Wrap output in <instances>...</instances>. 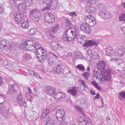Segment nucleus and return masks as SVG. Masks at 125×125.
Returning <instances> with one entry per match:
<instances>
[{"label":"nucleus","instance_id":"23","mask_svg":"<svg viewBox=\"0 0 125 125\" xmlns=\"http://www.w3.org/2000/svg\"><path fill=\"white\" fill-rule=\"evenodd\" d=\"M65 97L66 95L64 94L58 92L56 93L53 97L55 100H59L61 98H64Z\"/></svg>","mask_w":125,"mask_h":125},{"label":"nucleus","instance_id":"53","mask_svg":"<svg viewBox=\"0 0 125 125\" xmlns=\"http://www.w3.org/2000/svg\"><path fill=\"white\" fill-rule=\"evenodd\" d=\"M51 0H43L42 2L44 4L50 6Z\"/></svg>","mask_w":125,"mask_h":125},{"label":"nucleus","instance_id":"4","mask_svg":"<svg viewBox=\"0 0 125 125\" xmlns=\"http://www.w3.org/2000/svg\"><path fill=\"white\" fill-rule=\"evenodd\" d=\"M30 17L34 21H38L41 18L40 12L35 9L33 10L30 12Z\"/></svg>","mask_w":125,"mask_h":125},{"label":"nucleus","instance_id":"10","mask_svg":"<svg viewBox=\"0 0 125 125\" xmlns=\"http://www.w3.org/2000/svg\"><path fill=\"white\" fill-rule=\"evenodd\" d=\"M49 53L51 57L48 59L49 63V65L54 66L55 65L56 63V60L57 58V56L52 52H50Z\"/></svg>","mask_w":125,"mask_h":125},{"label":"nucleus","instance_id":"26","mask_svg":"<svg viewBox=\"0 0 125 125\" xmlns=\"http://www.w3.org/2000/svg\"><path fill=\"white\" fill-rule=\"evenodd\" d=\"M18 8L19 10L21 12L25 13L26 12L25 5L22 3L19 4L18 5Z\"/></svg>","mask_w":125,"mask_h":125},{"label":"nucleus","instance_id":"7","mask_svg":"<svg viewBox=\"0 0 125 125\" xmlns=\"http://www.w3.org/2000/svg\"><path fill=\"white\" fill-rule=\"evenodd\" d=\"M44 19L46 22L49 23H52L55 20L53 15L52 13L49 12L44 14Z\"/></svg>","mask_w":125,"mask_h":125},{"label":"nucleus","instance_id":"11","mask_svg":"<svg viewBox=\"0 0 125 125\" xmlns=\"http://www.w3.org/2000/svg\"><path fill=\"white\" fill-rule=\"evenodd\" d=\"M10 114L9 110L4 107L3 102L0 103V114L2 115L4 117H6Z\"/></svg>","mask_w":125,"mask_h":125},{"label":"nucleus","instance_id":"6","mask_svg":"<svg viewBox=\"0 0 125 125\" xmlns=\"http://www.w3.org/2000/svg\"><path fill=\"white\" fill-rule=\"evenodd\" d=\"M85 19L86 23L89 26H93L96 23L95 18L92 16L89 15L86 16Z\"/></svg>","mask_w":125,"mask_h":125},{"label":"nucleus","instance_id":"34","mask_svg":"<svg viewBox=\"0 0 125 125\" xmlns=\"http://www.w3.org/2000/svg\"><path fill=\"white\" fill-rule=\"evenodd\" d=\"M76 109L77 111L83 115H85V113L83 109L79 105H76L75 106Z\"/></svg>","mask_w":125,"mask_h":125},{"label":"nucleus","instance_id":"1","mask_svg":"<svg viewBox=\"0 0 125 125\" xmlns=\"http://www.w3.org/2000/svg\"><path fill=\"white\" fill-rule=\"evenodd\" d=\"M77 30L75 28L72 30L70 28H66L64 31L63 35V40L66 42H70L74 41L75 37L78 36Z\"/></svg>","mask_w":125,"mask_h":125},{"label":"nucleus","instance_id":"13","mask_svg":"<svg viewBox=\"0 0 125 125\" xmlns=\"http://www.w3.org/2000/svg\"><path fill=\"white\" fill-rule=\"evenodd\" d=\"M99 39H93L92 40L88 41L84 45L86 46H92L94 45L97 46L99 44Z\"/></svg>","mask_w":125,"mask_h":125},{"label":"nucleus","instance_id":"9","mask_svg":"<svg viewBox=\"0 0 125 125\" xmlns=\"http://www.w3.org/2000/svg\"><path fill=\"white\" fill-rule=\"evenodd\" d=\"M125 52V48L122 46H119L115 50V56L121 57L124 55Z\"/></svg>","mask_w":125,"mask_h":125},{"label":"nucleus","instance_id":"5","mask_svg":"<svg viewBox=\"0 0 125 125\" xmlns=\"http://www.w3.org/2000/svg\"><path fill=\"white\" fill-rule=\"evenodd\" d=\"M37 57L40 59H42L43 61L47 58V53L42 48L37 49L36 52Z\"/></svg>","mask_w":125,"mask_h":125},{"label":"nucleus","instance_id":"41","mask_svg":"<svg viewBox=\"0 0 125 125\" xmlns=\"http://www.w3.org/2000/svg\"><path fill=\"white\" fill-rule=\"evenodd\" d=\"M65 114V112L62 109H58L57 111L56 116H59L61 115H63Z\"/></svg>","mask_w":125,"mask_h":125},{"label":"nucleus","instance_id":"51","mask_svg":"<svg viewBox=\"0 0 125 125\" xmlns=\"http://www.w3.org/2000/svg\"><path fill=\"white\" fill-rule=\"evenodd\" d=\"M22 0H12L11 2V5L13 6H16L17 3L16 2L14 1H20Z\"/></svg>","mask_w":125,"mask_h":125},{"label":"nucleus","instance_id":"16","mask_svg":"<svg viewBox=\"0 0 125 125\" xmlns=\"http://www.w3.org/2000/svg\"><path fill=\"white\" fill-rule=\"evenodd\" d=\"M80 29L86 34L90 33L91 31V28L87 23L83 24L80 26Z\"/></svg>","mask_w":125,"mask_h":125},{"label":"nucleus","instance_id":"49","mask_svg":"<svg viewBox=\"0 0 125 125\" xmlns=\"http://www.w3.org/2000/svg\"><path fill=\"white\" fill-rule=\"evenodd\" d=\"M119 19L120 21H123L125 22V14H123L119 17Z\"/></svg>","mask_w":125,"mask_h":125},{"label":"nucleus","instance_id":"56","mask_svg":"<svg viewBox=\"0 0 125 125\" xmlns=\"http://www.w3.org/2000/svg\"><path fill=\"white\" fill-rule=\"evenodd\" d=\"M119 94L120 96L122 98H125V91L120 93Z\"/></svg>","mask_w":125,"mask_h":125},{"label":"nucleus","instance_id":"27","mask_svg":"<svg viewBox=\"0 0 125 125\" xmlns=\"http://www.w3.org/2000/svg\"><path fill=\"white\" fill-rule=\"evenodd\" d=\"M28 45H29V47H28L27 50H29L31 52H33L36 54V50H35V47L32 44L31 42L30 44H29Z\"/></svg>","mask_w":125,"mask_h":125},{"label":"nucleus","instance_id":"14","mask_svg":"<svg viewBox=\"0 0 125 125\" xmlns=\"http://www.w3.org/2000/svg\"><path fill=\"white\" fill-rule=\"evenodd\" d=\"M51 45L52 49L55 51H58L62 48L61 45L55 41L51 42Z\"/></svg>","mask_w":125,"mask_h":125},{"label":"nucleus","instance_id":"45","mask_svg":"<svg viewBox=\"0 0 125 125\" xmlns=\"http://www.w3.org/2000/svg\"><path fill=\"white\" fill-rule=\"evenodd\" d=\"M65 114L63 115H61L59 116H56V118L57 120L60 122L63 121L65 119Z\"/></svg>","mask_w":125,"mask_h":125},{"label":"nucleus","instance_id":"30","mask_svg":"<svg viewBox=\"0 0 125 125\" xmlns=\"http://www.w3.org/2000/svg\"><path fill=\"white\" fill-rule=\"evenodd\" d=\"M80 1L85 4H88L89 3L94 4L97 2V0H80Z\"/></svg>","mask_w":125,"mask_h":125},{"label":"nucleus","instance_id":"36","mask_svg":"<svg viewBox=\"0 0 125 125\" xmlns=\"http://www.w3.org/2000/svg\"><path fill=\"white\" fill-rule=\"evenodd\" d=\"M112 16V15L109 12L106 11L103 19L106 20L110 19Z\"/></svg>","mask_w":125,"mask_h":125},{"label":"nucleus","instance_id":"47","mask_svg":"<svg viewBox=\"0 0 125 125\" xmlns=\"http://www.w3.org/2000/svg\"><path fill=\"white\" fill-rule=\"evenodd\" d=\"M76 68L82 71H84L85 70L84 67L81 64L78 65L76 67Z\"/></svg>","mask_w":125,"mask_h":125},{"label":"nucleus","instance_id":"3","mask_svg":"<svg viewBox=\"0 0 125 125\" xmlns=\"http://www.w3.org/2000/svg\"><path fill=\"white\" fill-rule=\"evenodd\" d=\"M13 44L14 43H12V44L10 45L8 40L6 39L3 40L0 43V49L7 51L15 46V44Z\"/></svg>","mask_w":125,"mask_h":125},{"label":"nucleus","instance_id":"60","mask_svg":"<svg viewBox=\"0 0 125 125\" xmlns=\"http://www.w3.org/2000/svg\"><path fill=\"white\" fill-rule=\"evenodd\" d=\"M116 63L118 64V65H120L121 63H122L123 61L120 59L117 60L116 61Z\"/></svg>","mask_w":125,"mask_h":125},{"label":"nucleus","instance_id":"44","mask_svg":"<svg viewBox=\"0 0 125 125\" xmlns=\"http://www.w3.org/2000/svg\"><path fill=\"white\" fill-rule=\"evenodd\" d=\"M104 10H101L98 13V15L102 19H103L106 12Z\"/></svg>","mask_w":125,"mask_h":125},{"label":"nucleus","instance_id":"63","mask_svg":"<svg viewBox=\"0 0 125 125\" xmlns=\"http://www.w3.org/2000/svg\"><path fill=\"white\" fill-rule=\"evenodd\" d=\"M86 59L88 61H90L91 60V57L90 56L88 55L86 57Z\"/></svg>","mask_w":125,"mask_h":125},{"label":"nucleus","instance_id":"15","mask_svg":"<svg viewBox=\"0 0 125 125\" xmlns=\"http://www.w3.org/2000/svg\"><path fill=\"white\" fill-rule=\"evenodd\" d=\"M105 53L106 55L111 57L115 56V53L113 48L111 47H107L105 51Z\"/></svg>","mask_w":125,"mask_h":125},{"label":"nucleus","instance_id":"20","mask_svg":"<svg viewBox=\"0 0 125 125\" xmlns=\"http://www.w3.org/2000/svg\"><path fill=\"white\" fill-rule=\"evenodd\" d=\"M63 67L62 65L61 64H58L56 68V70H55V69L52 70V71L53 72H55L58 74H61L63 73Z\"/></svg>","mask_w":125,"mask_h":125},{"label":"nucleus","instance_id":"57","mask_svg":"<svg viewBox=\"0 0 125 125\" xmlns=\"http://www.w3.org/2000/svg\"><path fill=\"white\" fill-rule=\"evenodd\" d=\"M8 60H4L2 62V64L4 65L7 66L8 64Z\"/></svg>","mask_w":125,"mask_h":125},{"label":"nucleus","instance_id":"62","mask_svg":"<svg viewBox=\"0 0 125 125\" xmlns=\"http://www.w3.org/2000/svg\"><path fill=\"white\" fill-rule=\"evenodd\" d=\"M3 8L2 4L0 3V12L1 13L3 11Z\"/></svg>","mask_w":125,"mask_h":125},{"label":"nucleus","instance_id":"29","mask_svg":"<svg viewBox=\"0 0 125 125\" xmlns=\"http://www.w3.org/2000/svg\"><path fill=\"white\" fill-rule=\"evenodd\" d=\"M23 59L25 60H29L31 58V55L27 51H25L23 52Z\"/></svg>","mask_w":125,"mask_h":125},{"label":"nucleus","instance_id":"42","mask_svg":"<svg viewBox=\"0 0 125 125\" xmlns=\"http://www.w3.org/2000/svg\"><path fill=\"white\" fill-rule=\"evenodd\" d=\"M24 1L25 3V5L27 6H31L33 3L32 0H22Z\"/></svg>","mask_w":125,"mask_h":125},{"label":"nucleus","instance_id":"59","mask_svg":"<svg viewBox=\"0 0 125 125\" xmlns=\"http://www.w3.org/2000/svg\"><path fill=\"white\" fill-rule=\"evenodd\" d=\"M7 66L8 67L9 69H13V64L11 63H8Z\"/></svg>","mask_w":125,"mask_h":125},{"label":"nucleus","instance_id":"28","mask_svg":"<svg viewBox=\"0 0 125 125\" xmlns=\"http://www.w3.org/2000/svg\"><path fill=\"white\" fill-rule=\"evenodd\" d=\"M87 52L88 54L91 55H92L93 57L95 59H98L99 57V56L98 54L95 52H93L91 50L87 51Z\"/></svg>","mask_w":125,"mask_h":125},{"label":"nucleus","instance_id":"61","mask_svg":"<svg viewBox=\"0 0 125 125\" xmlns=\"http://www.w3.org/2000/svg\"><path fill=\"white\" fill-rule=\"evenodd\" d=\"M50 8V6L47 5L46 7L43 8V9L42 10L44 11L47 10H48Z\"/></svg>","mask_w":125,"mask_h":125},{"label":"nucleus","instance_id":"52","mask_svg":"<svg viewBox=\"0 0 125 125\" xmlns=\"http://www.w3.org/2000/svg\"><path fill=\"white\" fill-rule=\"evenodd\" d=\"M83 76L87 79L88 78L90 75V73L88 72L84 73L83 74Z\"/></svg>","mask_w":125,"mask_h":125},{"label":"nucleus","instance_id":"54","mask_svg":"<svg viewBox=\"0 0 125 125\" xmlns=\"http://www.w3.org/2000/svg\"><path fill=\"white\" fill-rule=\"evenodd\" d=\"M72 57V53L71 52H69L67 55L66 58L67 60H69Z\"/></svg>","mask_w":125,"mask_h":125},{"label":"nucleus","instance_id":"43","mask_svg":"<svg viewBox=\"0 0 125 125\" xmlns=\"http://www.w3.org/2000/svg\"><path fill=\"white\" fill-rule=\"evenodd\" d=\"M37 32V30L35 28H33L31 29L28 32L29 34L32 35H34Z\"/></svg>","mask_w":125,"mask_h":125},{"label":"nucleus","instance_id":"33","mask_svg":"<svg viewBox=\"0 0 125 125\" xmlns=\"http://www.w3.org/2000/svg\"><path fill=\"white\" fill-rule=\"evenodd\" d=\"M99 63L98 64V67L99 69L103 70L105 67L106 64L105 62L103 61H101L99 62Z\"/></svg>","mask_w":125,"mask_h":125},{"label":"nucleus","instance_id":"35","mask_svg":"<svg viewBox=\"0 0 125 125\" xmlns=\"http://www.w3.org/2000/svg\"><path fill=\"white\" fill-rule=\"evenodd\" d=\"M29 22L28 21H25L22 24V27L23 29H27L29 27Z\"/></svg>","mask_w":125,"mask_h":125},{"label":"nucleus","instance_id":"50","mask_svg":"<svg viewBox=\"0 0 125 125\" xmlns=\"http://www.w3.org/2000/svg\"><path fill=\"white\" fill-rule=\"evenodd\" d=\"M28 71L29 73L31 76L34 75L35 76L36 75V73L34 71L30 69L28 70Z\"/></svg>","mask_w":125,"mask_h":125},{"label":"nucleus","instance_id":"32","mask_svg":"<svg viewBox=\"0 0 125 125\" xmlns=\"http://www.w3.org/2000/svg\"><path fill=\"white\" fill-rule=\"evenodd\" d=\"M78 40L81 43H86L87 39L85 36H82L78 37Z\"/></svg>","mask_w":125,"mask_h":125},{"label":"nucleus","instance_id":"22","mask_svg":"<svg viewBox=\"0 0 125 125\" xmlns=\"http://www.w3.org/2000/svg\"><path fill=\"white\" fill-rule=\"evenodd\" d=\"M67 91L68 93H71V94L73 96L76 95L78 92L77 88L75 86L71 87Z\"/></svg>","mask_w":125,"mask_h":125},{"label":"nucleus","instance_id":"58","mask_svg":"<svg viewBox=\"0 0 125 125\" xmlns=\"http://www.w3.org/2000/svg\"><path fill=\"white\" fill-rule=\"evenodd\" d=\"M5 101V97L3 95L0 94V101L3 102Z\"/></svg>","mask_w":125,"mask_h":125},{"label":"nucleus","instance_id":"24","mask_svg":"<svg viewBox=\"0 0 125 125\" xmlns=\"http://www.w3.org/2000/svg\"><path fill=\"white\" fill-rule=\"evenodd\" d=\"M46 92L47 94L52 95L55 92V90L53 87L49 86L47 88Z\"/></svg>","mask_w":125,"mask_h":125},{"label":"nucleus","instance_id":"19","mask_svg":"<svg viewBox=\"0 0 125 125\" xmlns=\"http://www.w3.org/2000/svg\"><path fill=\"white\" fill-rule=\"evenodd\" d=\"M31 41L30 40L28 41L24 40H22L20 44V47L21 48H23L24 49L27 50V48L29 44H30Z\"/></svg>","mask_w":125,"mask_h":125},{"label":"nucleus","instance_id":"38","mask_svg":"<svg viewBox=\"0 0 125 125\" xmlns=\"http://www.w3.org/2000/svg\"><path fill=\"white\" fill-rule=\"evenodd\" d=\"M59 27V25L58 24H56L53 27L52 33V34H53L56 32L58 30Z\"/></svg>","mask_w":125,"mask_h":125},{"label":"nucleus","instance_id":"40","mask_svg":"<svg viewBox=\"0 0 125 125\" xmlns=\"http://www.w3.org/2000/svg\"><path fill=\"white\" fill-rule=\"evenodd\" d=\"M50 110L48 109H46L44 110L43 111L42 114L41 115V118L42 119H44L45 117L46 116L47 114L49 113Z\"/></svg>","mask_w":125,"mask_h":125},{"label":"nucleus","instance_id":"31","mask_svg":"<svg viewBox=\"0 0 125 125\" xmlns=\"http://www.w3.org/2000/svg\"><path fill=\"white\" fill-rule=\"evenodd\" d=\"M31 42L33 45L35 47V50H37L39 49H42V47H40V44L37 42H35V41L33 40H31Z\"/></svg>","mask_w":125,"mask_h":125},{"label":"nucleus","instance_id":"12","mask_svg":"<svg viewBox=\"0 0 125 125\" xmlns=\"http://www.w3.org/2000/svg\"><path fill=\"white\" fill-rule=\"evenodd\" d=\"M15 22L18 24H21L24 20V16L20 13H16L14 15Z\"/></svg>","mask_w":125,"mask_h":125},{"label":"nucleus","instance_id":"46","mask_svg":"<svg viewBox=\"0 0 125 125\" xmlns=\"http://www.w3.org/2000/svg\"><path fill=\"white\" fill-rule=\"evenodd\" d=\"M47 119L48 120L46 125H54L55 122L54 121L51 119L50 117H49V119L48 118Z\"/></svg>","mask_w":125,"mask_h":125},{"label":"nucleus","instance_id":"2","mask_svg":"<svg viewBox=\"0 0 125 125\" xmlns=\"http://www.w3.org/2000/svg\"><path fill=\"white\" fill-rule=\"evenodd\" d=\"M104 72L103 70L99 69L97 67L94 69V76L96 78H101L102 80H107L110 79V75L111 74V71L108 69L104 74Z\"/></svg>","mask_w":125,"mask_h":125},{"label":"nucleus","instance_id":"64","mask_svg":"<svg viewBox=\"0 0 125 125\" xmlns=\"http://www.w3.org/2000/svg\"><path fill=\"white\" fill-rule=\"evenodd\" d=\"M68 123L66 122H62L61 123V125H67V124Z\"/></svg>","mask_w":125,"mask_h":125},{"label":"nucleus","instance_id":"21","mask_svg":"<svg viewBox=\"0 0 125 125\" xmlns=\"http://www.w3.org/2000/svg\"><path fill=\"white\" fill-rule=\"evenodd\" d=\"M85 10L87 12L91 14L94 13L96 10V9L92 5L86 6Z\"/></svg>","mask_w":125,"mask_h":125},{"label":"nucleus","instance_id":"8","mask_svg":"<svg viewBox=\"0 0 125 125\" xmlns=\"http://www.w3.org/2000/svg\"><path fill=\"white\" fill-rule=\"evenodd\" d=\"M22 99V97L21 94H19L16 96V99L13 100L12 103L15 105L21 106L23 104Z\"/></svg>","mask_w":125,"mask_h":125},{"label":"nucleus","instance_id":"37","mask_svg":"<svg viewBox=\"0 0 125 125\" xmlns=\"http://www.w3.org/2000/svg\"><path fill=\"white\" fill-rule=\"evenodd\" d=\"M74 55L76 56L75 57L76 58L84 59V57L82 56V54L80 52H76L74 53Z\"/></svg>","mask_w":125,"mask_h":125},{"label":"nucleus","instance_id":"25","mask_svg":"<svg viewBox=\"0 0 125 125\" xmlns=\"http://www.w3.org/2000/svg\"><path fill=\"white\" fill-rule=\"evenodd\" d=\"M50 7L51 8L54 9L59 6V4L57 0H51Z\"/></svg>","mask_w":125,"mask_h":125},{"label":"nucleus","instance_id":"39","mask_svg":"<svg viewBox=\"0 0 125 125\" xmlns=\"http://www.w3.org/2000/svg\"><path fill=\"white\" fill-rule=\"evenodd\" d=\"M64 22L66 26L68 27L67 28H70L71 29V27H70L72 24L71 22L69 19H66L64 20Z\"/></svg>","mask_w":125,"mask_h":125},{"label":"nucleus","instance_id":"48","mask_svg":"<svg viewBox=\"0 0 125 125\" xmlns=\"http://www.w3.org/2000/svg\"><path fill=\"white\" fill-rule=\"evenodd\" d=\"M103 6L101 3H97L96 5V8H95L96 9H102L103 8Z\"/></svg>","mask_w":125,"mask_h":125},{"label":"nucleus","instance_id":"18","mask_svg":"<svg viewBox=\"0 0 125 125\" xmlns=\"http://www.w3.org/2000/svg\"><path fill=\"white\" fill-rule=\"evenodd\" d=\"M79 124L80 125H92L91 123L83 117H81L79 119Z\"/></svg>","mask_w":125,"mask_h":125},{"label":"nucleus","instance_id":"55","mask_svg":"<svg viewBox=\"0 0 125 125\" xmlns=\"http://www.w3.org/2000/svg\"><path fill=\"white\" fill-rule=\"evenodd\" d=\"M80 82L84 87H86V88L88 87L87 85L85 84V82L82 79H81L80 80Z\"/></svg>","mask_w":125,"mask_h":125},{"label":"nucleus","instance_id":"17","mask_svg":"<svg viewBox=\"0 0 125 125\" xmlns=\"http://www.w3.org/2000/svg\"><path fill=\"white\" fill-rule=\"evenodd\" d=\"M17 86L15 84L9 85V89L7 92V94L9 95H12L17 92Z\"/></svg>","mask_w":125,"mask_h":125}]
</instances>
